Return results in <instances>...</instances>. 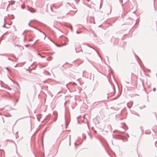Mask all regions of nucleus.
<instances>
[{"mask_svg":"<svg viewBox=\"0 0 157 157\" xmlns=\"http://www.w3.org/2000/svg\"><path fill=\"white\" fill-rule=\"evenodd\" d=\"M31 11L32 12H35V10H31Z\"/></svg>","mask_w":157,"mask_h":157,"instance_id":"f257e3e1","label":"nucleus"},{"mask_svg":"<svg viewBox=\"0 0 157 157\" xmlns=\"http://www.w3.org/2000/svg\"><path fill=\"white\" fill-rule=\"evenodd\" d=\"M153 90L154 91H155L156 90V89L155 88H154L153 89Z\"/></svg>","mask_w":157,"mask_h":157,"instance_id":"f03ea898","label":"nucleus"},{"mask_svg":"<svg viewBox=\"0 0 157 157\" xmlns=\"http://www.w3.org/2000/svg\"><path fill=\"white\" fill-rule=\"evenodd\" d=\"M57 46H58V47H60V46H61V45H57Z\"/></svg>","mask_w":157,"mask_h":157,"instance_id":"7ed1b4c3","label":"nucleus"}]
</instances>
